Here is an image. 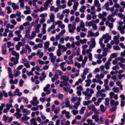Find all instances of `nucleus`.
Wrapping results in <instances>:
<instances>
[{
	"label": "nucleus",
	"mask_w": 125,
	"mask_h": 125,
	"mask_svg": "<svg viewBox=\"0 0 125 125\" xmlns=\"http://www.w3.org/2000/svg\"><path fill=\"white\" fill-rule=\"evenodd\" d=\"M103 90V89L101 90V91H98L97 94L96 95V97H101V98H99L97 100V102L100 103L104 99V98L105 97L106 94L102 93V91Z\"/></svg>",
	"instance_id": "f257e3e1"
},
{
	"label": "nucleus",
	"mask_w": 125,
	"mask_h": 125,
	"mask_svg": "<svg viewBox=\"0 0 125 125\" xmlns=\"http://www.w3.org/2000/svg\"><path fill=\"white\" fill-rule=\"evenodd\" d=\"M102 38L104 39H105L104 41V43H107L108 42L109 40L111 39V36L109 35L108 34H106L105 35H104L102 37Z\"/></svg>",
	"instance_id": "f03ea898"
},
{
	"label": "nucleus",
	"mask_w": 125,
	"mask_h": 125,
	"mask_svg": "<svg viewBox=\"0 0 125 125\" xmlns=\"http://www.w3.org/2000/svg\"><path fill=\"white\" fill-rule=\"evenodd\" d=\"M110 99L114 98L116 100L118 98V96L117 94H115L113 92H111L110 93Z\"/></svg>",
	"instance_id": "7ed1b4c3"
},
{
	"label": "nucleus",
	"mask_w": 125,
	"mask_h": 125,
	"mask_svg": "<svg viewBox=\"0 0 125 125\" xmlns=\"http://www.w3.org/2000/svg\"><path fill=\"white\" fill-rule=\"evenodd\" d=\"M76 89L77 90V93L78 95L79 96H80L81 95V91L83 90V88L82 86L81 85H80L77 87Z\"/></svg>",
	"instance_id": "20e7f679"
},
{
	"label": "nucleus",
	"mask_w": 125,
	"mask_h": 125,
	"mask_svg": "<svg viewBox=\"0 0 125 125\" xmlns=\"http://www.w3.org/2000/svg\"><path fill=\"white\" fill-rule=\"evenodd\" d=\"M88 109L93 111L95 112L97 110V109L96 108L95 106L93 104H91L87 106Z\"/></svg>",
	"instance_id": "39448f33"
},
{
	"label": "nucleus",
	"mask_w": 125,
	"mask_h": 125,
	"mask_svg": "<svg viewBox=\"0 0 125 125\" xmlns=\"http://www.w3.org/2000/svg\"><path fill=\"white\" fill-rule=\"evenodd\" d=\"M60 79L61 80L63 81H61L60 82L61 83H63L65 82H67L69 79V78L68 77L64 75H62Z\"/></svg>",
	"instance_id": "423d86ee"
},
{
	"label": "nucleus",
	"mask_w": 125,
	"mask_h": 125,
	"mask_svg": "<svg viewBox=\"0 0 125 125\" xmlns=\"http://www.w3.org/2000/svg\"><path fill=\"white\" fill-rule=\"evenodd\" d=\"M81 98L79 97L78 98L77 101L75 103L73 106L74 108L75 109H77L78 108V106H79L80 104V102L81 101Z\"/></svg>",
	"instance_id": "0eeeda50"
},
{
	"label": "nucleus",
	"mask_w": 125,
	"mask_h": 125,
	"mask_svg": "<svg viewBox=\"0 0 125 125\" xmlns=\"http://www.w3.org/2000/svg\"><path fill=\"white\" fill-rule=\"evenodd\" d=\"M58 47L59 48V49H60V50L61 49H63V50L62 51V52H65L67 49V48L65 47L64 45H62L60 44H59L58 45Z\"/></svg>",
	"instance_id": "6e6552de"
},
{
	"label": "nucleus",
	"mask_w": 125,
	"mask_h": 125,
	"mask_svg": "<svg viewBox=\"0 0 125 125\" xmlns=\"http://www.w3.org/2000/svg\"><path fill=\"white\" fill-rule=\"evenodd\" d=\"M6 46V44L4 43L2 45L1 47L2 54H5L7 52Z\"/></svg>",
	"instance_id": "1a4fd4ad"
},
{
	"label": "nucleus",
	"mask_w": 125,
	"mask_h": 125,
	"mask_svg": "<svg viewBox=\"0 0 125 125\" xmlns=\"http://www.w3.org/2000/svg\"><path fill=\"white\" fill-rule=\"evenodd\" d=\"M53 3L52 0H47L45 2L44 4L48 8L49 5H52Z\"/></svg>",
	"instance_id": "9d476101"
},
{
	"label": "nucleus",
	"mask_w": 125,
	"mask_h": 125,
	"mask_svg": "<svg viewBox=\"0 0 125 125\" xmlns=\"http://www.w3.org/2000/svg\"><path fill=\"white\" fill-rule=\"evenodd\" d=\"M110 104L111 105L113 106L115 105L116 106L118 105L119 104V102L118 101L115 102L113 100H111L110 101Z\"/></svg>",
	"instance_id": "9b49d317"
},
{
	"label": "nucleus",
	"mask_w": 125,
	"mask_h": 125,
	"mask_svg": "<svg viewBox=\"0 0 125 125\" xmlns=\"http://www.w3.org/2000/svg\"><path fill=\"white\" fill-rule=\"evenodd\" d=\"M119 36H115L113 38V39L115 41V44L116 45H118L119 43Z\"/></svg>",
	"instance_id": "f8f14e48"
},
{
	"label": "nucleus",
	"mask_w": 125,
	"mask_h": 125,
	"mask_svg": "<svg viewBox=\"0 0 125 125\" xmlns=\"http://www.w3.org/2000/svg\"><path fill=\"white\" fill-rule=\"evenodd\" d=\"M48 8L45 4L44 5V7H41L40 8V12H42L43 11L47 10H48Z\"/></svg>",
	"instance_id": "ddd939ff"
},
{
	"label": "nucleus",
	"mask_w": 125,
	"mask_h": 125,
	"mask_svg": "<svg viewBox=\"0 0 125 125\" xmlns=\"http://www.w3.org/2000/svg\"><path fill=\"white\" fill-rule=\"evenodd\" d=\"M114 16L112 14V15H109L108 17V20L110 21L111 22H114L115 20L113 18V17Z\"/></svg>",
	"instance_id": "4468645a"
},
{
	"label": "nucleus",
	"mask_w": 125,
	"mask_h": 125,
	"mask_svg": "<svg viewBox=\"0 0 125 125\" xmlns=\"http://www.w3.org/2000/svg\"><path fill=\"white\" fill-rule=\"evenodd\" d=\"M46 77L45 74L44 73H43L42 74V76L40 77V80L41 81H42L44 80Z\"/></svg>",
	"instance_id": "2eb2a0df"
},
{
	"label": "nucleus",
	"mask_w": 125,
	"mask_h": 125,
	"mask_svg": "<svg viewBox=\"0 0 125 125\" xmlns=\"http://www.w3.org/2000/svg\"><path fill=\"white\" fill-rule=\"evenodd\" d=\"M12 7L13 8V9L15 10L19 8V6L17 5H16V4L14 2L12 3Z\"/></svg>",
	"instance_id": "dca6fc26"
},
{
	"label": "nucleus",
	"mask_w": 125,
	"mask_h": 125,
	"mask_svg": "<svg viewBox=\"0 0 125 125\" xmlns=\"http://www.w3.org/2000/svg\"><path fill=\"white\" fill-rule=\"evenodd\" d=\"M101 111L102 113L104 112L106 109V107H105L103 104H101L100 106Z\"/></svg>",
	"instance_id": "f3484780"
},
{
	"label": "nucleus",
	"mask_w": 125,
	"mask_h": 125,
	"mask_svg": "<svg viewBox=\"0 0 125 125\" xmlns=\"http://www.w3.org/2000/svg\"><path fill=\"white\" fill-rule=\"evenodd\" d=\"M117 29L120 31V33L121 34H123L124 33L125 31H124V29L122 27L120 26H118Z\"/></svg>",
	"instance_id": "a211bd4d"
},
{
	"label": "nucleus",
	"mask_w": 125,
	"mask_h": 125,
	"mask_svg": "<svg viewBox=\"0 0 125 125\" xmlns=\"http://www.w3.org/2000/svg\"><path fill=\"white\" fill-rule=\"evenodd\" d=\"M86 107L83 106L82 107L79 111V113L81 115L83 114L84 113V111L85 110Z\"/></svg>",
	"instance_id": "6ab92c4d"
},
{
	"label": "nucleus",
	"mask_w": 125,
	"mask_h": 125,
	"mask_svg": "<svg viewBox=\"0 0 125 125\" xmlns=\"http://www.w3.org/2000/svg\"><path fill=\"white\" fill-rule=\"evenodd\" d=\"M83 81V80L81 79L80 78L75 83L74 85L76 86L80 84Z\"/></svg>",
	"instance_id": "aec40b11"
},
{
	"label": "nucleus",
	"mask_w": 125,
	"mask_h": 125,
	"mask_svg": "<svg viewBox=\"0 0 125 125\" xmlns=\"http://www.w3.org/2000/svg\"><path fill=\"white\" fill-rule=\"evenodd\" d=\"M56 58V56H54L50 58L49 59L51 60V62L52 63H53L55 62Z\"/></svg>",
	"instance_id": "412c9836"
},
{
	"label": "nucleus",
	"mask_w": 125,
	"mask_h": 125,
	"mask_svg": "<svg viewBox=\"0 0 125 125\" xmlns=\"http://www.w3.org/2000/svg\"><path fill=\"white\" fill-rule=\"evenodd\" d=\"M50 19L51 20V22H53L54 21V16L53 14H51L50 16Z\"/></svg>",
	"instance_id": "4be33fe9"
},
{
	"label": "nucleus",
	"mask_w": 125,
	"mask_h": 125,
	"mask_svg": "<svg viewBox=\"0 0 125 125\" xmlns=\"http://www.w3.org/2000/svg\"><path fill=\"white\" fill-rule=\"evenodd\" d=\"M93 23L92 20L88 22H86L85 23V26H90L92 25Z\"/></svg>",
	"instance_id": "5701e85b"
},
{
	"label": "nucleus",
	"mask_w": 125,
	"mask_h": 125,
	"mask_svg": "<svg viewBox=\"0 0 125 125\" xmlns=\"http://www.w3.org/2000/svg\"><path fill=\"white\" fill-rule=\"evenodd\" d=\"M92 118V119H94L95 121L97 122L99 120L98 116L96 115H94L93 116Z\"/></svg>",
	"instance_id": "b1692460"
},
{
	"label": "nucleus",
	"mask_w": 125,
	"mask_h": 125,
	"mask_svg": "<svg viewBox=\"0 0 125 125\" xmlns=\"http://www.w3.org/2000/svg\"><path fill=\"white\" fill-rule=\"evenodd\" d=\"M84 95L85 96V99L86 100H88L89 99L91 96V94H88V93L87 94H86Z\"/></svg>",
	"instance_id": "393cba45"
},
{
	"label": "nucleus",
	"mask_w": 125,
	"mask_h": 125,
	"mask_svg": "<svg viewBox=\"0 0 125 125\" xmlns=\"http://www.w3.org/2000/svg\"><path fill=\"white\" fill-rule=\"evenodd\" d=\"M88 34L87 35L88 37H91L94 36L93 33L91 31H88Z\"/></svg>",
	"instance_id": "a878e982"
},
{
	"label": "nucleus",
	"mask_w": 125,
	"mask_h": 125,
	"mask_svg": "<svg viewBox=\"0 0 125 125\" xmlns=\"http://www.w3.org/2000/svg\"><path fill=\"white\" fill-rule=\"evenodd\" d=\"M92 103L91 101H84L83 102V104L84 105H88L89 104Z\"/></svg>",
	"instance_id": "bb28decb"
},
{
	"label": "nucleus",
	"mask_w": 125,
	"mask_h": 125,
	"mask_svg": "<svg viewBox=\"0 0 125 125\" xmlns=\"http://www.w3.org/2000/svg\"><path fill=\"white\" fill-rule=\"evenodd\" d=\"M110 63L108 62H106L105 64V68L106 69H109L110 68L109 65H110Z\"/></svg>",
	"instance_id": "cd10ccee"
},
{
	"label": "nucleus",
	"mask_w": 125,
	"mask_h": 125,
	"mask_svg": "<svg viewBox=\"0 0 125 125\" xmlns=\"http://www.w3.org/2000/svg\"><path fill=\"white\" fill-rule=\"evenodd\" d=\"M94 3L95 5L97 7H99L101 6L100 4L99 3V1L98 0H95Z\"/></svg>",
	"instance_id": "c85d7f7f"
},
{
	"label": "nucleus",
	"mask_w": 125,
	"mask_h": 125,
	"mask_svg": "<svg viewBox=\"0 0 125 125\" xmlns=\"http://www.w3.org/2000/svg\"><path fill=\"white\" fill-rule=\"evenodd\" d=\"M85 9L86 7L84 6H82L81 7V8L80 9V11L81 12H84L85 10Z\"/></svg>",
	"instance_id": "c756f323"
},
{
	"label": "nucleus",
	"mask_w": 125,
	"mask_h": 125,
	"mask_svg": "<svg viewBox=\"0 0 125 125\" xmlns=\"http://www.w3.org/2000/svg\"><path fill=\"white\" fill-rule=\"evenodd\" d=\"M22 115L21 114L18 113H16L15 114V115L16 116V118L17 119H19L22 116Z\"/></svg>",
	"instance_id": "7c9ffc66"
},
{
	"label": "nucleus",
	"mask_w": 125,
	"mask_h": 125,
	"mask_svg": "<svg viewBox=\"0 0 125 125\" xmlns=\"http://www.w3.org/2000/svg\"><path fill=\"white\" fill-rule=\"evenodd\" d=\"M118 16L123 19H125V15L121 13H119L118 14Z\"/></svg>",
	"instance_id": "2f4dec72"
},
{
	"label": "nucleus",
	"mask_w": 125,
	"mask_h": 125,
	"mask_svg": "<svg viewBox=\"0 0 125 125\" xmlns=\"http://www.w3.org/2000/svg\"><path fill=\"white\" fill-rule=\"evenodd\" d=\"M113 91L115 93H117L119 91V89L118 87H114L113 89Z\"/></svg>",
	"instance_id": "473e14b6"
},
{
	"label": "nucleus",
	"mask_w": 125,
	"mask_h": 125,
	"mask_svg": "<svg viewBox=\"0 0 125 125\" xmlns=\"http://www.w3.org/2000/svg\"><path fill=\"white\" fill-rule=\"evenodd\" d=\"M30 119L29 117L25 116L24 117H22L21 118V120L23 121H24L26 120H28Z\"/></svg>",
	"instance_id": "72a5a7b5"
},
{
	"label": "nucleus",
	"mask_w": 125,
	"mask_h": 125,
	"mask_svg": "<svg viewBox=\"0 0 125 125\" xmlns=\"http://www.w3.org/2000/svg\"><path fill=\"white\" fill-rule=\"evenodd\" d=\"M70 114V113L69 112H66L65 115L67 119H69L70 118L71 116Z\"/></svg>",
	"instance_id": "f704fd0d"
},
{
	"label": "nucleus",
	"mask_w": 125,
	"mask_h": 125,
	"mask_svg": "<svg viewBox=\"0 0 125 125\" xmlns=\"http://www.w3.org/2000/svg\"><path fill=\"white\" fill-rule=\"evenodd\" d=\"M21 72L17 70L16 73H15L14 74V77H16L19 75L20 74Z\"/></svg>",
	"instance_id": "c9c22d12"
},
{
	"label": "nucleus",
	"mask_w": 125,
	"mask_h": 125,
	"mask_svg": "<svg viewBox=\"0 0 125 125\" xmlns=\"http://www.w3.org/2000/svg\"><path fill=\"white\" fill-rule=\"evenodd\" d=\"M77 60L79 62L82 61L83 60V57L82 55H80L79 57L77 58Z\"/></svg>",
	"instance_id": "e433bc0d"
},
{
	"label": "nucleus",
	"mask_w": 125,
	"mask_h": 125,
	"mask_svg": "<svg viewBox=\"0 0 125 125\" xmlns=\"http://www.w3.org/2000/svg\"><path fill=\"white\" fill-rule=\"evenodd\" d=\"M118 11V9H115L114 12H112V14L113 16H114L115 15H116L117 14Z\"/></svg>",
	"instance_id": "4c0bfd02"
},
{
	"label": "nucleus",
	"mask_w": 125,
	"mask_h": 125,
	"mask_svg": "<svg viewBox=\"0 0 125 125\" xmlns=\"http://www.w3.org/2000/svg\"><path fill=\"white\" fill-rule=\"evenodd\" d=\"M49 45V43L48 42H45L44 43V48L45 49L48 48Z\"/></svg>",
	"instance_id": "58836bf2"
},
{
	"label": "nucleus",
	"mask_w": 125,
	"mask_h": 125,
	"mask_svg": "<svg viewBox=\"0 0 125 125\" xmlns=\"http://www.w3.org/2000/svg\"><path fill=\"white\" fill-rule=\"evenodd\" d=\"M55 50V47L53 46L52 47L48 48V50L50 52L53 51Z\"/></svg>",
	"instance_id": "ea45409f"
},
{
	"label": "nucleus",
	"mask_w": 125,
	"mask_h": 125,
	"mask_svg": "<svg viewBox=\"0 0 125 125\" xmlns=\"http://www.w3.org/2000/svg\"><path fill=\"white\" fill-rule=\"evenodd\" d=\"M8 118L9 117L8 116H7L5 115H4L3 116L2 120L4 121L5 122H6Z\"/></svg>",
	"instance_id": "a19ab883"
},
{
	"label": "nucleus",
	"mask_w": 125,
	"mask_h": 125,
	"mask_svg": "<svg viewBox=\"0 0 125 125\" xmlns=\"http://www.w3.org/2000/svg\"><path fill=\"white\" fill-rule=\"evenodd\" d=\"M71 113L74 115H75L78 113V111L77 110H73L72 111Z\"/></svg>",
	"instance_id": "79ce46f5"
},
{
	"label": "nucleus",
	"mask_w": 125,
	"mask_h": 125,
	"mask_svg": "<svg viewBox=\"0 0 125 125\" xmlns=\"http://www.w3.org/2000/svg\"><path fill=\"white\" fill-rule=\"evenodd\" d=\"M60 121L61 122L60 124L62 125H64L65 122V120L63 118L62 119H61Z\"/></svg>",
	"instance_id": "37998d69"
},
{
	"label": "nucleus",
	"mask_w": 125,
	"mask_h": 125,
	"mask_svg": "<svg viewBox=\"0 0 125 125\" xmlns=\"http://www.w3.org/2000/svg\"><path fill=\"white\" fill-rule=\"evenodd\" d=\"M74 65L75 66H77V68L79 69L81 67V64L77 62H75L74 63Z\"/></svg>",
	"instance_id": "c03bdc74"
},
{
	"label": "nucleus",
	"mask_w": 125,
	"mask_h": 125,
	"mask_svg": "<svg viewBox=\"0 0 125 125\" xmlns=\"http://www.w3.org/2000/svg\"><path fill=\"white\" fill-rule=\"evenodd\" d=\"M35 31L37 33L39 32V23L37 24V26L35 28Z\"/></svg>",
	"instance_id": "a18cd8bd"
},
{
	"label": "nucleus",
	"mask_w": 125,
	"mask_h": 125,
	"mask_svg": "<svg viewBox=\"0 0 125 125\" xmlns=\"http://www.w3.org/2000/svg\"><path fill=\"white\" fill-rule=\"evenodd\" d=\"M103 122V118L102 117H100V118L99 119L97 123L99 124H101Z\"/></svg>",
	"instance_id": "49530a36"
},
{
	"label": "nucleus",
	"mask_w": 125,
	"mask_h": 125,
	"mask_svg": "<svg viewBox=\"0 0 125 125\" xmlns=\"http://www.w3.org/2000/svg\"><path fill=\"white\" fill-rule=\"evenodd\" d=\"M49 121L48 119H46L45 120V121H44L43 122H42L41 121V119H40V123L41 124H43V123H48Z\"/></svg>",
	"instance_id": "de8ad7c7"
},
{
	"label": "nucleus",
	"mask_w": 125,
	"mask_h": 125,
	"mask_svg": "<svg viewBox=\"0 0 125 125\" xmlns=\"http://www.w3.org/2000/svg\"><path fill=\"white\" fill-rule=\"evenodd\" d=\"M47 14L46 13H42L40 15V16L42 18H44L47 17Z\"/></svg>",
	"instance_id": "09e8293b"
},
{
	"label": "nucleus",
	"mask_w": 125,
	"mask_h": 125,
	"mask_svg": "<svg viewBox=\"0 0 125 125\" xmlns=\"http://www.w3.org/2000/svg\"><path fill=\"white\" fill-rule=\"evenodd\" d=\"M62 55L60 50L58 49L57 50V55L58 56H60Z\"/></svg>",
	"instance_id": "8fccbe9b"
},
{
	"label": "nucleus",
	"mask_w": 125,
	"mask_h": 125,
	"mask_svg": "<svg viewBox=\"0 0 125 125\" xmlns=\"http://www.w3.org/2000/svg\"><path fill=\"white\" fill-rule=\"evenodd\" d=\"M50 84H47L46 86L44 88V91H46L49 89V88L50 86Z\"/></svg>",
	"instance_id": "3c124183"
},
{
	"label": "nucleus",
	"mask_w": 125,
	"mask_h": 125,
	"mask_svg": "<svg viewBox=\"0 0 125 125\" xmlns=\"http://www.w3.org/2000/svg\"><path fill=\"white\" fill-rule=\"evenodd\" d=\"M56 73L58 75H61L62 74V72L60 70H57L56 72Z\"/></svg>",
	"instance_id": "603ef678"
},
{
	"label": "nucleus",
	"mask_w": 125,
	"mask_h": 125,
	"mask_svg": "<svg viewBox=\"0 0 125 125\" xmlns=\"http://www.w3.org/2000/svg\"><path fill=\"white\" fill-rule=\"evenodd\" d=\"M34 102H33L32 101H31L30 103L31 104H32V105L34 106H36L37 104L39 103V101H37V102L35 103Z\"/></svg>",
	"instance_id": "864d4df0"
},
{
	"label": "nucleus",
	"mask_w": 125,
	"mask_h": 125,
	"mask_svg": "<svg viewBox=\"0 0 125 125\" xmlns=\"http://www.w3.org/2000/svg\"><path fill=\"white\" fill-rule=\"evenodd\" d=\"M90 91V89L88 88H87L86 90V91H83V94H87V93L88 94H90L89 93V92Z\"/></svg>",
	"instance_id": "5fc2aeb1"
},
{
	"label": "nucleus",
	"mask_w": 125,
	"mask_h": 125,
	"mask_svg": "<svg viewBox=\"0 0 125 125\" xmlns=\"http://www.w3.org/2000/svg\"><path fill=\"white\" fill-rule=\"evenodd\" d=\"M31 13V10H27L24 11V13L25 14H30Z\"/></svg>",
	"instance_id": "6e6d98bb"
},
{
	"label": "nucleus",
	"mask_w": 125,
	"mask_h": 125,
	"mask_svg": "<svg viewBox=\"0 0 125 125\" xmlns=\"http://www.w3.org/2000/svg\"><path fill=\"white\" fill-rule=\"evenodd\" d=\"M114 49L115 50H120V48L119 46H114Z\"/></svg>",
	"instance_id": "4d7b16f0"
},
{
	"label": "nucleus",
	"mask_w": 125,
	"mask_h": 125,
	"mask_svg": "<svg viewBox=\"0 0 125 125\" xmlns=\"http://www.w3.org/2000/svg\"><path fill=\"white\" fill-rule=\"evenodd\" d=\"M70 11V10L69 9H65L63 10V13H66L67 14H68Z\"/></svg>",
	"instance_id": "13d9d810"
},
{
	"label": "nucleus",
	"mask_w": 125,
	"mask_h": 125,
	"mask_svg": "<svg viewBox=\"0 0 125 125\" xmlns=\"http://www.w3.org/2000/svg\"><path fill=\"white\" fill-rule=\"evenodd\" d=\"M24 83V81L22 79L20 80L19 83V85L20 86H22L23 85V84Z\"/></svg>",
	"instance_id": "bf43d9fd"
},
{
	"label": "nucleus",
	"mask_w": 125,
	"mask_h": 125,
	"mask_svg": "<svg viewBox=\"0 0 125 125\" xmlns=\"http://www.w3.org/2000/svg\"><path fill=\"white\" fill-rule=\"evenodd\" d=\"M88 70L86 68H85L83 71V73L85 75H86V74L88 72Z\"/></svg>",
	"instance_id": "052dcab7"
},
{
	"label": "nucleus",
	"mask_w": 125,
	"mask_h": 125,
	"mask_svg": "<svg viewBox=\"0 0 125 125\" xmlns=\"http://www.w3.org/2000/svg\"><path fill=\"white\" fill-rule=\"evenodd\" d=\"M60 109L59 107H58L56 108L55 110H54V112L56 114H57L58 113V112Z\"/></svg>",
	"instance_id": "680f3d73"
},
{
	"label": "nucleus",
	"mask_w": 125,
	"mask_h": 125,
	"mask_svg": "<svg viewBox=\"0 0 125 125\" xmlns=\"http://www.w3.org/2000/svg\"><path fill=\"white\" fill-rule=\"evenodd\" d=\"M39 48V44L35 45L32 48L33 49L35 50Z\"/></svg>",
	"instance_id": "e2e57ef3"
},
{
	"label": "nucleus",
	"mask_w": 125,
	"mask_h": 125,
	"mask_svg": "<svg viewBox=\"0 0 125 125\" xmlns=\"http://www.w3.org/2000/svg\"><path fill=\"white\" fill-rule=\"evenodd\" d=\"M120 106L121 107H123L125 105V102L123 100H121Z\"/></svg>",
	"instance_id": "0e129e2a"
},
{
	"label": "nucleus",
	"mask_w": 125,
	"mask_h": 125,
	"mask_svg": "<svg viewBox=\"0 0 125 125\" xmlns=\"http://www.w3.org/2000/svg\"><path fill=\"white\" fill-rule=\"evenodd\" d=\"M116 54L115 53H114L111 54L110 57V58H113L116 57Z\"/></svg>",
	"instance_id": "69168bd1"
},
{
	"label": "nucleus",
	"mask_w": 125,
	"mask_h": 125,
	"mask_svg": "<svg viewBox=\"0 0 125 125\" xmlns=\"http://www.w3.org/2000/svg\"><path fill=\"white\" fill-rule=\"evenodd\" d=\"M120 97L121 99V100L124 101L125 100V96L123 94H121L120 96Z\"/></svg>",
	"instance_id": "338daca9"
},
{
	"label": "nucleus",
	"mask_w": 125,
	"mask_h": 125,
	"mask_svg": "<svg viewBox=\"0 0 125 125\" xmlns=\"http://www.w3.org/2000/svg\"><path fill=\"white\" fill-rule=\"evenodd\" d=\"M58 98L61 100H62L63 98V95L61 94H59L58 95Z\"/></svg>",
	"instance_id": "774afa93"
}]
</instances>
